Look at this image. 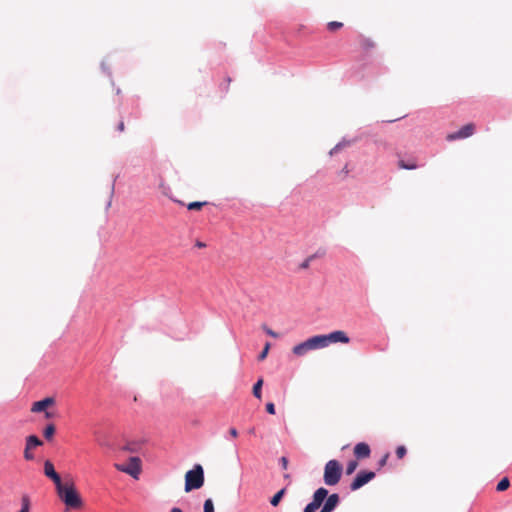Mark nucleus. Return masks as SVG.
Wrapping results in <instances>:
<instances>
[{
	"label": "nucleus",
	"instance_id": "nucleus-15",
	"mask_svg": "<svg viewBox=\"0 0 512 512\" xmlns=\"http://www.w3.org/2000/svg\"><path fill=\"white\" fill-rule=\"evenodd\" d=\"M325 255V250L319 249L314 254L308 256L299 266L300 269L305 270L308 269L310 263L316 258L323 257Z\"/></svg>",
	"mask_w": 512,
	"mask_h": 512
},
{
	"label": "nucleus",
	"instance_id": "nucleus-21",
	"mask_svg": "<svg viewBox=\"0 0 512 512\" xmlns=\"http://www.w3.org/2000/svg\"><path fill=\"white\" fill-rule=\"evenodd\" d=\"M342 27H343V23L338 22V21H331L327 24V28L331 32H335V31L341 29Z\"/></svg>",
	"mask_w": 512,
	"mask_h": 512
},
{
	"label": "nucleus",
	"instance_id": "nucleus-8",
	"mask_svg": "<svg viewBox=\"0 0 512 512\" xmlns=\"http://www.w3.org/2000/svg\"><path fill=\"white\" fill-rule=\"evenodd\" d=\"M328 495V490L324 487L318 488L314 494L312 502L309 503L305 508L303 512H316V510L322 505L325 498Z\"/></svg>",
	"mask_w": 512,
	"mask_h": 512
},
{
	"label": "nucleus",
	"instance_id": "nucleus-23",
	"mask_svg": "<svg viewBox=\"0 0 512 512\" xmlns=\"http://www.w3.org/2000/svg\"><path fill=\"white\" fill-rule=\"evenodd\" d=\"M357 467H358V462L356 460H352V461L348 462V464L346 466V474L351 475L352 473H354V471L356 470Z\"/></svg>",
	"mask_w": 512,
	"mask_h": 512
},
{
	"label": "nucleus",
	"instance_id": "nucleus-35",
	"mask_svg": "<svg viewBox=\"0 0 512 512\" xmlns=\"http://www.w3.org/2000/svg\"><path fill=\"white\" fill-rule=\"evenodd\" d=\"M170 512H183L180 508L178 507H173Z\"/></svg>",
	"mask_w": 512,
	"mask_h": 512
},
{
	"label": "nucleus",
	"instance_id": "nucleus-12",
	"mask_svg": "<svg viewBox=\"0 0 512 512\" xmlns=\"http://www.w3.org/2000/svg\"><path fill=\"white\" fill-rule=\"evenodd\" d=\"M44 474L54 482L55 486H59L62 482L59 474L55 471L54 465L50 460H46L44 462Z\"/></svg>",
	"mask_w": 512,
	"mask_h": 512
},
{
	"label": "nucleus",
	"instance_id": "nucleus-19",
	"mask_svg": "<svg viewBox=\"0 0 512 512\" xmlns=\"http://www.w3.org/2000/svg\"><path fill=\"white\" fill-rule=\"evenodd\" d=\"M509 486H510V481H509V479H508L507 477H504V478H502V479L499 481V483L497 484V486H496V490H497L498 492H503V491L507 490V489L509 488Z\"/></svg>",
	"mask_w": 512,
	"mask_h": 512
},
{
	"label": "nucleus",
	"instance_id": "nucleus-10",
	"mask_svg": "<svg viewBox=\"0 0 512 512\" xmlns=\"http://www.w3.org/2000/svg\"><path fill=\"white\" fill-rule=\"evenodd\" d=\"M41 445H43V442L36 435H29L26 438L24 458L28 461L33 460L34 455L31 451Z\"/></svg>",
	"mask_w": 512,
	"mask_h": 512
},
{
	"label": "nucleus",
	"instance_id": "nucleus-14",
	"mask_svg": "<svg viewBox=\"0 0 512 512\" xmlns=\"http://www.w3.org/2000/svg\"><path fill=\"white\" fill-rule=\"evenodd\" d=\"M370 453L371 451L369 445L364 442L358 443L354 447V455L358 459L368 458Z\"/></svg>",
	"mask_w": 512,
	"mask_h": 512
},
{
	"label": "nucleus",
	"instance_id": "nucleus-33",
	"mask_svg": "<svg viewBox=\"0 0 512 512\" xmlns=\"http://www.w3.org/2000/svg\"><path fill=\"white\" fill-rule=\"evenodd\" d=\"M117 130L119 132H123L125 130V124H124V121H120L118 126H117Z\"/></svg>",
	"mask_w": 512,
	"mask_h": 512
},
{
	"label": "nucleus",
	"instance_id": "nucleus-37",
	"mask_svg": "<svg viewBox=\"0 0 512 512\" xmlns=\"http://www.w3.org/2000/svg\"><path fill=\"white\" fill-rule=\"evenodd\" d=\"M284 477H285L286 479H289L290 475H289V474H285V475H284Z\"/></svg>",
	"mask_w": 512,
	"mask_h": 512
},
{
	"label": "nucleus",
	"instance_id": "nucleus-3",
	"mask_svg": "<svg viewBox=\"0 0 512 512\" xmlns=\"http://www.w3.org/2000/svg\"><path fill=\"white\" fill-rule=\"evenodd\" d=\"M204 484V471L200 464H196L192 470L185 474V491L199 489Z\"/></svg>",
	"mask_w": 512,
	"mask_h": 512
},
{
	"label": "nucleus",
	"instance_id": "nucleus-22",
	"mask_svg": "<svg viewBox=\"0 0 512 512\" xmlns=\"http://www.w3.org/2000/svg\"><path fill=\"white\" fill-rule=\"evenodd\" d=\"M207 204V202H198V201H195V202H190L188 205H187V208L189 210H200L202 209L203 206H205Z\"/></svg>",
	"mask_w": 512,
	"mask_h": 512
},
{
	"label": "nucleus",
	"instance_id": "nucleus-6",
	"mask_svg": "<svg viewBox=\"0 0 512 512\" xmlns=\"http://www.w3.org/2000/svg\"><path fill=\"white\" fill-rule=\"evenodd\" d=\"M115 468L137 479L141 472V461L138 457H131L127 464H115Z\"/></svg>",
	"mask_w": 512,
	"mask_h": 512
},
{
	"label": "nucleus",
	"instance_id": "nucleus-34",
	"mask_svg": "<svg viewBox=\"0 0 512 512\" xmlns=\"http://www.w3.org/2000/svg\"><path fill=\"white\" fill-rule=\"evenodd\" d=\"M265 331H266V333H267L268 335H270V336H272V337H274V338L278 337V334H277V333H275L273 330H271V329H269V328L265 329Z\"/></svg>",
	"mask_w": 512,
	"mask_h": 512
},
{
	"label": "nucleus",
	"instance_id": "nucleus-24",
	"mask_svg": "<svg viewBox=\"0 0 512 512\" xmlns=\"http://www.w3.org/2000/svg\"><path fill=\"white\" fill-rule=\"evenodd\" d=\"M398 164L401 169L413 170L417 168V165L414 162L405 163L403 160H400Z\"/></svg>",
	"mask_w": 512,
	"mask_h": 512
},
{
	"label": "nucleus",
	"instance_id": "nucleus-32",
	"mask_svg": "<svg viewBox=\"0 0 512 512\" xmlns=\"http://www.w3.org/2000/svg\"><path fill=\"white\" fill-rule=\"evenodd\" d=\"M229 434L232 438H237L239 435L237 429L234 427L229 429Z\"/></svg>",
	"mask_w": 512,
	"mask_h": 512
},
{
	"label": "nucleus",
	"instance_id": "nucleus-9",
	"mask_svg": "<svg viewBox=\"0 0 512 512\" xmlns=\"http://www.w3.org/2000/svg\"><path fill=\"white\" fill-rule=\"evenodd\" d=\"M375 478V473L372 471H360L355 479L352 481L350 488L352 491L360 489L362 486L367 484L369 481Z\"/></svg>",
	"mask_w": 512,
	"mask_h": 512
},
{
	"label": "nucleus",
	"instance_id": "nucleus-25",
	"mask_svg": "<svg viewBox=\"0 0 512 512\" xmlns=\"http://www.w3.org/2000/svg\"><path fill=\"white\" fill-rule=\"evenodd\" d=\"M204 512H214V504L212 499H206L204 502Z\"/></svg>",
	"mask_w": 512,
	"mask_h": 512
},
{
	"label": "nucleus",
	"instance_id": "nucleus-16",
	"mask_svg": "<svg viewBox=\"0 0 512 512\" xmlns=\"http://www.w3.org/2000/svg\"><path fill=\"white\" fill-rule=\"evenodd\" d=\"M286 493V489L283 488L281 490H279L270 500V503L272 506L276 507L278 506V504L280 503L281 499L283 498V496L285 495Z\"/></svg>",
	"mask_w": 512,
	"mask_h": 512
},
{
	"label": "nucleus",
	"instance_id": "nucleus-7",
	"mask_svg": "<svg viewBox=\"0 0 512 512\" xmlns=\"http://www.w3.org/2000/svg\"><path fill=\"white\" fill-rule=\"evenodd\" d=\"M55 405V399L53 397H46L40 401H36L32 404L30 411L32 413H45L46 419H51L55 415L53 412L49 411L48 408Z\"/></svg>",
	"mask_w": 512,
	"mask_h": 512
},
{
	"label": "nucleus",
	"instance_id": "nucleus-29",
	"mask_svg": "<svg viewBox=\"0 0 512 512\" xmlns=\"http://www.w3.org/2000/svg\"><path fill=\"white\" fill-rule=\"evenodd\" d=\"M266 411L269 413V414H275V406L273 403H267L266 404Z\"/></svg>",
	"mask_w": 512,
	"mask_h": 512
},
{
	"label": "nucleus",
	"instance_id": "nucleus-31",
	"mask_svg": "<svg viewBox=\"0 0 512 512\" xmlns=\"http://www.w3.org/2000/svg\"><path fill=\"white\" fill-rule=\"evenodd\" d=\"M280 463L282 468L286 470L288 467V459L285 456H283L280 458Z\"/></svg>",
	"mask_w": 512,
	"mask_h": 512
},
{
	"label": "nucleus",
	"instance_id": "nucleus-17",
	"mask_svg": "<svg viewBox=\"0 0 512 512\" xmlns=\"http://www.w3.org/2000/svg\"><path fill=\"white\" fill-rule=\"evenodd\" d=\"M262 386H263V379L260 378L253 386V395L257 398V399H261L262 397V392H261V389H262Z\"/></svg>",
	"mask_w": 512,
	"mask_h": 512
},
{
	"label": "nucleus",
	"instance_id": "nucleus-4",
	"mask_svg": "<svg viewBox=\"0 0 512 512\" xmlns=\"http://www.w3.org/2000/svg\"><path fill=\"white\" fill-rule=\"evenodd\" d=\"M317 337L321 348H325L332 343L348 344L350 342L347 333L342 330L333 331L326 335H317Z\"/></svg>",
	"mask_w": 512,
	"mask_h": 512
},
{
	"label": "nucleus",
	"instance_id": "nucleus-13",
	"mask_svg": "<svg viewBox=\"0 0 512 512\" xmlns=\"http://www.w3.org/2000/svg\"><path fill=\"white\" fill-rule=\"evenodd\" d=\"M325 499L326 501L320 512H332L337 507L340 501L339 495L336 493L331 494L329 496L327 495Z\"/></svg>",
	"mask_w": 512,
	"mask_h": 512
},
{
	"label": "nucleus",
	"instance_id": "nucleus-27",
	"mask_svg": "<svg viewBox=\"0 0 512 512\" xmlns=\"http://www.w3.org/2000/svg\"><path fill=\"white\" fill-rule=\"evenodd\" d=\"M407 453L406 447L401 445L396 448V456L399 459H402Z\"/></svg>",
	"mask_w": 512,
	"mask_h": 512
},
{
	"label": "nucleus",
	"instance_id": "nucleus-1",
	"mask_svg": "<svg viewBox=\"0 0 512 512\" xmlns=\"http://www.w3.org/2000/svg\"><path fill=\"white\" fill-rule=\"evenodd\" d=\"M56 491L67 508L79 509L82 507L83 502L73 482L65 484L61 482L59 486H56Z\"/></svg>",
	"mask_w": 512,
	"mask_h": 512
},
{
	"label": "nucleus",
	"instance_id": "nucleus-28",
	"mask_svg": "<svg viewBox=\"0 0 512 512\" xmlns=\"http://www.w3.org/2000/svg\"><path fill=\"white\" fill-rule=\"evenodd\" d=\"M269 349H270V344L266 343L263 351L258 356V360L263 361L267 357Z\"/></svg>",
	"mask_w": 512,
	"mask_h": 512
},
{
	"label": "nucleus",
	"instance_id": "nucleus-2",
	"mask_svg": "<svg viewBox=\"0 0 512 512\" xmlns=\"http://www.w3.org/2000/svg\"><path fill=\"white\" fill-rule=\"evenodd\" d=\"M342 465L337 460H329L324 467L323 480L328 486H334L339 483L342 475Z\"/></svg>",
	"mask_w": 512,
	"mask_h": 512
},
{
	"label": "nucleus",
	"instance_id": "nucleus-5",
	"mask_svg": "<svg viewBox=\"0 0 512 512\" xmlns=\"http://www.w3.org/2000/svg\"><path fill=\"white\" fill-rule=\"evenodd\" d=\"M316 349H321L317 335L310 337L307 340H305L304 342L295 345L292 349V352L296 356L300 357V356H304L307 352H309L311 350H316Z\"/></svg>",
	"mask_w": 512,
	"mask_h": 512
},
{
	"label": "nucleus",
	"instance_id": "nucleus-11",
	"mask_svg": "<svg viewBox=\"0 0 512 512\" xmlns=\"http://www.w3.org/2000/svg\"><path fill=\"white\" fill-rule=\"evenodd\" d=\"M475 131V126L473 123H468L464 125L459 131L450 133L447 135L446 139L448 141H454L458 139H464L472 136Z\"/></svg>",
	"mask_w": 512,
	"mask_h": 512
},
{
	"label": "nucleus",
	"instance_id": "nucleus-20",
	"mask_svg": "<svg viewBox=\"0 0 512 512\" xmlns=\"http://www.w3.org/2000/svg\"><path fill=\"white\" fill-rule=\"evenodd\" d=\"M21 510L19 512H29L30 510V499L28 495H23L21 498Z\"/></svg>",
	"mask_w": 512,
	"mask_h": 512
},
{
	"label": "nucleus",
	"instance_id": "nucleus-36",
	"mask_svg": "<svg viewBox=\"0 0 512 512\" xmlns=\"http://www.w3.org/2000/svg\"><path fill=\"white\" fill-rule=\"evenodd\" d=\"M197 246L198 247H204V244L199 242V243H197Z\"/></svg>",
	"mask_w": 512,
	"mask_h": 512
},
{
	"label": "nucleus",
	"instance_id": "nucleus-30",
	"mask_svg": "<svg viewBox=\"0 0 512 512\" xmlns=\"http://www.w3.org/2000/svg\"><path fill=\"white\" fill-rule=\"evenodd\" d=\"M388 458H389V453H386V454L381 458V460L379 461V466H380V467L385 466V465H386V463H387Z\"/></svg>",
	"mask_w": 512,
	"mask_h": 512
},
{
	"label": "nucleus",
	"instance_id": "nucleus-18",
	"mask_svg": "<svg viewBox=\"0 0 512 512\" xmlns=\"http://www.w3.org/2000/svg\"><path fill=\"white\" fill-rule=\"evenodd\" d=\"M55 426L54 424H48L44 430H43V435L45 437V439L47 440H51L55 434Z\"/></svg>",
	"mask_w": 512,
	"mask_h": 512
},
{
	"label": "nucleus",
	"instance_id": "nucleus-26",
	"mask_svg": "<svg viewBox=\"0 0 512 512\" xmlns=\"http://www.w3.org/2000/svg\"><path fill=\"white\" fill-rule=\"evenodd\" d=\"M360 43H361V46L365 49L374 47V42L368 38H362Z\"/></svg>",
	"mask_w": 512,
	"mask_h": 512
}]
</instances>
